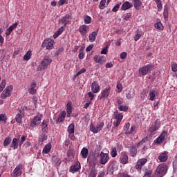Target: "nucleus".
<instances>
[{"mask_svg": "<svg viewBox=\"0 0 177 177\" xmlns=\"http://www.w3.org/2000/svg\"><path fill=\"white\" fill-rule=\"evenodd\" d=\"M10 143H12V138H10V137H6L3 142L4 147L9 146L10 145Z\"/></svg>", "mask_w": 177, "mask_h": 177, "instance_id": "37", "label": "nucleus"}, {"mask_svg": "<svg viewBox=\"0 0 177 177\" xmlns=\"http://www.w3.org/2000/svg\"><path fill=\"white\" fill-rule=\"evenodd\" d=\"M167 172H168V166L165 163L160 164L155 171V177L165 176Z\"/></svg>", "mask_w": 177, "mask_h": 177, "instance_id": "2", "label": "nucleus"}, {"mask_svg": "<svg viewBox=\"0 0 177 177\" xmlns=\"http://www.w3.org/2000/svg\"><path fill=\"white\" fill-rule=\"evenodd\" d=\"M31 59V51H28L24 56V60H30Z\"/></svg>", "mask_w": 177, "mask_h": 177, "instance_id": "51", "label": "nucleus"}, {"mask_svg": "<svg viewBox=\"0 0 177 177\" xmlns=\"http://www.w3.org/2000/svg\"><path fill=\"white\" fill-rule=\"evenodd\" d=\"M141 37H142V35L138 33L135 35L134 41H139V39H140Z\"/></svg>", "mask_w": 177, "mask_h": 177, "instance_id": "63", "label": "nucleus"}, {"mask_svg": "<svg viewBox=\"0 0 177 177\" xmlns=\"http://www.w3.org/2000/svg\"><path fill=\"white\" fill-rule=\"evenodd\" d=\"M12 91H13V85L8 86L0 95L1 99H6V97H10L12 96Z\"/></svg>", "mask_w": 177, "mask_h": 177, "instance_id": "8", "label": "nucleus"}, {"mask_svg": "<svg viewBox=\"0 0 177 177\" xmlns=\"http://www.w3.org/2000/svg\"><path fill=\"white\" fill-rule=\"evenodd\" d=\"M23 118V115L21 113H17L15 117V121L19 124V125L21 124V120Z\"/></svg>", "mask_w": 177, "mask_h": 177, "instance_id": "36", "label": "nucleus"}, {"mask_svg": "<svg viewBox=\"0 0 177 177\" xmlns=\"http://www.w3.org/2000/svg\"><path fill=\"white\" fill-rule=\"evenodd\" d=\"M87 161L91 167H95L97 164V158L95 155H90L87 158Z\"/></svg>", "mask_w": 177, "mask_h": 177, "instance_id": "16", "label": "nucleus"}, {"mask_svg": "<svg viewBox=\"0 0 177 177\" xmlns=\"http://www.w3.org/2000/svg\"><path fill=\"white\" fill-rule=\"evenodd\" d=\"M104 5H106V0H101L100 3L99 8L101 10H103V9H104Z\"/></svg>", "mask_w": 177, "mask_h": 177, "instance_id": "52", "label": "nucleus"}, {"mask_svg": "<svg viewBox=\"0 0 177 177\" xmlns=\"http://www.w3.org/2000/svg\"><path fill=\"white\" fill-rule=\"evenodd\" d=\"M27 110L26 106H22L21 109L19 110L18 114H21V115H24V111Z\"/></svg>", "mask_w": 177, "mask_h": 177, "instance_id": "53", "label": "nucleus"}, {"mask_svg": "<svg viewBox=\"0 0 177 177\" xmlns=\"http://www.w3.org/2000/svg\"><path fill=\"white\" fill-rule=\"evenodd\" d=\"M12 31H13V29L12 28L9 27L6 32V37H9V35H10V34H12Z\"/></svg>", "mask_w": 177, "mask_h": 177, "instance_id": "56", "label": "nucleus"}, {"mask_svg": "<svg viewBox=\"0 0 177 177\" xmlns=\"http://www.w3.org/2000/svg\"><path fill=\"white\" fill-rule=\"evenodd\" d=\"M78 31L82 37H85L88 34V31H89V26L82 25L79 28Z\"/></svg>", "mask_w": 177, "mask_h": 177, "instance_id": "17", "label": "nucleus"}, {"mask_svg": "<svg viewBox=\"0 0 177 177\" xmlns=\"http://www.w3.org/2000/svg\"><path fill=\"white\" fill-rule=\"evenodd\" d=\"M91 91L93 93H99L100 92V86L97 82L94 81L91 84Z\"/></svg>", "mask_w": 177, "mask_h": 177, "instance_id": "19", "label": "nucleus"}, {"mask_svg": "<svg viewBox=\"0 0 177 177\" xmlns=\"http://www.w3.org/2000/svg\"><path fill=\"white\" fill-rule=\"evenodd\" d=\"M78 57H79L80 60H82V59H84V48H81L80 49Z\"/></svg>", "mask_w": 177, "mask_h": 177, "instance_id": "47", "label": "nucleus"}, {"mask_svg": "<svg viewBox=\"0 0 177 177\" xmlns=\"http://www.w3.org/2000/svg\"><path fill=\"white\" fill-rule=\"evenodd\" d=\"M110 154L113 158H115L116 156H118L117 153V148L116 147H112Z\"/></svg>", "mask_w": 177, "mask_h": 177, "instance_id": "43", "label": "nucleus"}, {"mask_svg": "<svg viewBox=\"0 0 177 177\" xmlns=\"http://www.w3.org/2000/svg\"><path fill=\"white\" fill-rule=\"evenodd\" d=\"M55 41L52 39H45L41 44L42 48H46V49L50 50L53 48V44Z\"/></svg>", "mask_w": 177, "mask_h": 177, "instance_id": "13", "label": "nucleus"}, {"mask_svg": "<svg viewBox=\"0 0 177 177\" xmlns=\"http://www.w3.org/2000/svg\"><path fill=\"white\" fill-rule=\"evenodd\" d=\"M128 154H127V152H122L120 158V164H123L125 165V164H128Z\"/></svg>", "mask_w": 177, "mask_h": 177, "instance_id": "22", "label": "nucleus"}, {"mask_svg": "<svg viewBox=\"0 0 177 177\" xmlns=\"http://www.w3.org/2000/svg\"><path fill=\"white\" fill-rule=\"evenodd\" d=\"M171 71L174 73H176V71H177V64L175 63V62L171 63Z\"/></svg>", "mask_w": 177, "mask_h": 177, "instance_id": "50", "label": "nucleus"}, {"mask_svg": "<svg viewBox=\"0 0 177 177\" xmlns=\"http://www.w3.org/2000/svg\"><path fill=\"white\" fill-rule=\"evenodd\" d=\"M160 127H161V122H160V120H156L148 129V132H149L150 136H153L156 135V132L158 131Z\"/></svg>", "mask_w": 177, "mask_h": 177, "instance_id": "4", "label": "nucleus"}, {"mask_svg": "<svg viewBox=\"0 0 177 177\" xmlns=\"http://www.w3.org/2000/svg\"><path fill=\"white\" fill-rule=\"evenodd\" d=\"M118 109L120 110V111H128V106H127L126 105H120L118 106Z\"/></svg>", "mask_w": 177, "mask_h": 177, "instance_id": "49", "label": "nucleus"}, {"mask_svg": "<svg viewBox=\"0 0 177 177\" xmlns=\"http://www.w3.org/2000/svg\"><path fill=\"white\" fill-rule=\"evenodd\" d=\"M97 32H99V29H97V31L92 32L88 35V39L90 42H95V41H96V37H97Z\"/></svg>", "mask_w": 177, "mask_h": 177, "instance_id": "26", "label": "nucleus"}, {"mask_svg": "<svg viewBox=\"0 0 177 177\" xmlns=\"http://www.w3.org/2000/svg\"><path fill=\"white\" fill-rule=\"evenodd\" d=\"M118 169V163L117 161L112 160L109 163L108 172L109 174H114V171H117Z\"/></svg>", "mask_w": 177, "mask_h": 177, "instance_id": "10", "label": "nucleus"}, {"mask_svg": "<svg viewBox=\"0 0 177 177\" xmlns=\"http://www.w3.org/2000/svg\"><path fill=\"white\" fill-rule=\"evenodd\" d=\"M115 118L116 119V121H120L121 122V121H122V118H124V115H122V113L117 112L115 115Z\"/></svg>", "mask_w": 177, "mask_h": 177, "instance_id": "40", "label": "nucleus"}, {"mask_svg": "<svg viewBox=\"0 0 177 177\" xmlns=\"http://www.w3.org/2000/svg\"><path fill=\"white\" fill-rule=\"evenodd\" d=\"M110 160V155L107 153L101 151L99 155L100 164L102 165H106Z\"/></svg>", "mask_w": 177, "mask_h": 177, "instance_id": "6", "label": "nucleus"}, {"mask_svg": "<svg viewBox=\"0 0 177 177\" xmlns=\"http://www.w3.org/2000/svg\"><path fill=\"white\" fill-rule=\"evenodd\" d=\"M97 175V171H96V169H95V167L91 168L88 177H96Z\"/></svg>", "mask_w": 177, "mask_h": 177, "instance_id": "38", "label": "nucleus"}, {"mask_svg": "<svg viewBox=\"0 0 177 177\" xmlns=\"http://www.w3.org/2000/svg\"><path fill=\"white\" fill-rule=\"evenodd\" d=\"M84 21L85 24H91V21H92V18L89 15L84 16Z\"/></svg>", "mask_w": 177, "mask_h": 177, "instance_id": "42", "label": "nucleus"}, {"mask_svg": "<svg viewBox=\"0 0 177 177\" xmlns=\"http://www.w3.org/2000/svg\"><path fill=\"white\" fill-rule=\"evenodd\" d=\"M75 125L74 124H69V126L68 127V133H74L75 131Z\"/></svg>", "mask_w": 177, "mask_h": 177, "instance_id": "39", "label": "nucleus"}, {"mask_svg": "<svg viewBox=\"0 0 177 177\" xmlns=\"http://www.w3.org/2000/svg\"><path fill=\"white\" fill-rule=\"evenodd\" d=\"M153 68V64H148L146 66H144L138 70V73L140 75H142V77H145V75H147L151 71V69Z\"/></svg>", "mask_w": 177, "mask_h": 177, "instance_id": "5", "label": "nucleus"}, {"mask_svg": "<svg viewBox=\"0 0 177 177\" xmlns=\"http://www.w3.org/2000/svg\"><path fill=\"white\" fill-rule=\"evenodd\" d=\"M121 6V3H118L116 6L113 7L112 9V12H118V9H120V6Z\"/></svg>", "mask_w": 177, "mask_h": 177, "instance_id": "55", "label": "nucleus"}, {"mask_svg": "<svg viewBox=\"0 0 177 177\" xmlns=\"http://www.w3.org/2000/svg\"><path fill=\"white\" fill-rule=\"evenodd\" d=\"M131 127V124L129 122H127L124 127V130L125 132H128L129 131V128Z\"/></svg>", "mask_w": 177, "mask_h": 177, "instance_id": "57", "label": "nucleus"}, {"mask_svg": "<svg viewBox=\"0 0 177 177\" xmlns=\"http://www.w3.org/2000/svg\"><path fill=\"white\" fill-rule=\"evenodd\" d=\"M6 121H8V116H6V114H0V122H6Z\"/></svg>", "mask_w": 177, "mask_h": 177, "instance_id": "44", "label": "nucleus"}, {"mask_svg": "<svg viewBox=\"0 0 177 177\" xmlns=\"http://www.w3.org/2000/svg\"><path fill=\"white\" fill-rule=\"evenodd\" d=\"M93 60L99 64H103L106 63V57L97 55L93 57Z\"/></svg>", "mask_w": 177, "mask_h": 177, "instance_id": "18", "label": "nucleus"}, {"mask_svg": "<svg viewBox=\"0 0 177 177\" xmlns=\"http://www.w3.org/2000/svg\"><path fill=\"white\" fill-rule=\"evenodd\" d=\"M59 23L63 24L64 27H67V25L71 24V15L66 14L59 19Z\"/></svg>", "mask_w": 177, "mask_h": 177, "instance_id": "9", "label": "nucleus"}, {"mask_svg": "<svg viewBox=\"0 0 177 177\" xmlns=\"http://www.w3.org/2000/svg\"><path fill=\"white\" fill-rule=\"evenodd\" d=\"M50 150H52V144L48 143L45 145L44 148L43 149L42 153L43 154H49V153H50Z\"/></svg>", "mask_w": 177, "mask_h": 177, "instance_id": "30", "label": "nucleus"}, {"mask_svg": "<svg viewBox=\"0 0 177 177\" xmlns=\"http://www.w3.org/2000/svg\"><path fill=\"white\" fill-rule=\"evenodd\" d=\"M127 56H128V54L126 52H122L120 54V59H127Z\"/></svg>", "mask_w": 177, "mask_h": 177, "instance_id": "62", "label": "nucleus"}, {"mask_svg": "<svg viewBox=\"0 0 177 177\" xmlns=\"http://www.w3.org/2000/svg\"><path fill=\"white\" fill-rule=\"evenodd\" d=\"M66 117H71V113H73V106L71 101H68L67 104H66Z\"/></svg>", "mask_w": 177, "mask_h": 177, "instance_id": "28", "label": "nucleus"}, {"mask_svg": "<svg viewBox=\"0 0 177 177\" xmlns=\"http://www.w3.org/2000/svg\"><path fill=\"white\" fill-rule=\"evenodd\" d=\"M28 92L30 93V95H36L37 93V89L33 87H30V88H28Z\"/></svg>", "mask_w": 177, "mask_h": 177, "instance_id": "54", "label": "nucleus"}, {"mask_svg": "<svg viewBox=\"0 0 177 177\" xmlns=\"http://www.w3.org/2000/svg\"><path fill=\"white\" fill-rule=\"evenodd\" d=\"M32 102H33L35 106H37V103L38 102V97H36V96H34L32 97Z\"/></svg>", "mask_w": 177, "mask_h": 177, "instance_id": "64", "label": "nucleus"}, {"mask_svg": "<svg viewBox=\"0 0 177 177\" xmlns=\"http://www.w3.org/2000/svg\"><path fill=\"white\" fill-rule=\"evenodd\" d=\"M149 100L153 101L156 99V90L151 89L149 94Z\"/></svg>", "mask_w": 177, "mask_h": 177, "instance_id": "34", "label": "nucleus"}, {"mask_svg": "<svg viewBox=\"0 0 177 177\" xmlns=\"http://www.w3.org/2000/svg\"><path fill=\"white\" fill-rule=\"evenodd\" d=\"M80 169H81V163L77 161L73 165L71 166L69 172H71V174H75V172H78Z\"/></svg>", "mask_w": 177, "mask_h": 177, "instance_id": "15", "label": "nucleus"}, {"mask_svg": "<svg viewBox=\"0 0 177 177\" xmlns=\"http://www.w3.org/2000/svg\"><path fill=\"white\" fill-rule=\"evenodd\" d=\"M135 128H136V127H135L133 125L131 126L130 130L125 132L126 135H132V133H133V132H135Z\"/></svg>", "mask_w": 177, "mask_h": 177, "instance_id": "48", "label": "nucleus"}, {"mask_svg": "<svg viewBox=\"0 0 177 177\" xmlns=\"http://www.w3.org/2000/svg\"><path fill=\"white\" fill-rule=\"evenodd\" d=\"M155 28L157 30H164V26H162V24L161 22H157L155 24Z\"/></svg>", "mask_w": 177, "mask_h": 177, "instance_id": "46", "label": "nucleus"}, {"mask_svg": "<svg viewBox=\"0 0 177 177\" xmlns=\"http://www.w3.org/2000/svg\"><path fill=\"white\" fill-rule=\"evenodd\" d=\"M133 5L136 9V10H139L140 7L142 6V1L140 0H133Z\"/></svg>", "mask_w": 177, "mask_h": 177, "instance_id": "31", "label": "nucleus"}, {"mask_svg": "<svg viewBox=\"0 0 177 177\" xmlns=\"http://www.w3.org/2000/svg\"><path fill=\"white\" fill-rule=\"evenodd\" d=\"M153 176V170L146 169L143 177H152Z\"/></svg>", "mask_w": 177, "mask_h": 177, "instance_id": "41", "label": "nucleus"}, {"mask_svg": "<svg viewBox=\"0 0 177 177\" xmlns=\"http://www.w3.org/2000/svg\"><path fill=\"white\" fill-rule=\"evenodd\" d=\"M52 63V59L48 55H46L44 59L40 62L37 67V71H42V70H46L49 64Z\"/></svg>", "mask_w": 177, "mask_h": 177, "instance_id": "3", "label": "nucleus"}, {"mask_svg": "<svg viewBox=\"0 0 177 177\" xmlns=\"http://www.w3.org/2000/svg\"><path fill=\"white\" fill-rule=\"evenodd\" d=\"M130 157H135L138 155V149L135 146L128 147Z\"/></svg>", "mask_w": 177, "mask_h": 177, "instance_id": "24", "label": "nucleus"}, {"mask_svg": "<svg viewBox=\"0 0 177 177\" xmlns=\"http://www.w3.org/2000/svg\"><path fill=\"white\" fill-rule=\"evenodd\" d=\"M64 30H66V27H64V26L59 28L58 30L54 34V38H57L59 35H61V34L63 33V31H64Z\"/></svg>", "mask_w": 177, "mask_h": 177, "instance_id": "33", "label": "nucleus"}, {"mask_svg": "<svg viewBox=\"0 0 177 177\" xmlns=\"http://www.w3.org/2000/svg\"><path fill=\"white\" fill-rule=\"evenodd\" d=\"M133 6V4L129 1H124L121 7V10H128V9H131Z\"/></svg>", "mask_w": 177, "mask_h": 177, "instance_id": "25", "label": "nucleus"}, {"mask_svg": "<svg viewBox=\"0 0 177 177\" xmlns=\"http://www.w3.org/2000/svg\"><path fill=\"white\" fill-rule=\"evenodd\" d=\"M103 127H104V122H100L96 127H95L93 124H91L90 125V131H91L93 133H98V132H100V131L103 129Z\"/></svg>", "mask_w": 177, "mask_h": 177, "instance_id": "11", "label": "nucleus"}, {"mask_svg": "<svg viewBox=\"0 0 177 177\" xmlns=\"http://www.w3.org/2000/svg\"><path fill=\"white\" fill-rule=\"evenodd\" d=\"M158 158L160 162H165L167 160H168V152H167V151H165L164 152L160 153Z\"/></svg>", "mask_w": 177, "mask_h": 177, "instance_id": "23", "label": "nucleus"}, {"mask_svg": "<svg viewBox=\"0 0 177 177\" xmlns=\"http://www.w3.org/2000/svg\"><path fill=\"white\" fill-rule=\"evenodd\" d=\"M111 91V87H106L101 92V96L100 97V100L106 99V97H109L110 95V91Z\"/></svg>", "mask_w": 177, "mask_h": 177, "instance_id": "20", "label": "nucleus"}, {"mask_svg": "<svg viewBox=\"0 0 177 177\" xmlns=\"http://www.w3.org/2000/svg\"><path fill=\"white\" fill-rule=\"evenodd\" d=\"M146 162H147V158L139 159L137 161V163H136V169H139L140 171V169H142V168L146 164Z\"/></svg>", "mask_w": 177, "mask_h": 177, "instance_id": "21", "label": "nucleus"}, {"mask_svg": "<svg viewBox=\"0 0 177 177\" xmlns=\"http://www.w3.org/2000/svg\"><path fill=\"white\" fill-rule=\"evenodd\" d=\"M26 139H27V136H22L21 137V140L19 138H14L12 140V142L10 145V147L12 149V150H16L19 147H21V145L26 142Z\"/></svg>", "mask_w": 177, "mask_h": 177, "instance_id": "1", "label": "nucleus"}, {"mask_svg": "<svg viewBox=\"0 0 177 177\" xmlns=\"http://www.w3.org/2000/svg\"><path fill=\"white\" fill-rule=\"evenodd\" d=\"M84 73H86V69H85V68H82L76 74V77H78V75H81V74H84Z\"/></svg>", "mask_w": 177, "mask_h": 177, "instance_id": "58", "label": "nucleus"}, {"mask_svg": "<svg viewBox=\"0 0 177 177\" xmlns=\"http://www.w3.org/2000/svg\"><path fill=\"white\" fill-rule=\"evenodd\" d=\"M80 154L82 157V158H88V154H89V150H88L87 148L84 147L82 148Z\"/></svg>", "mask_w": 177, "mask_h": 177, "instance_id": "32", "label": "nucleus"}, {"mask_svg": "<svg viewBox=\"0 0 177 177\" xmlns=\"http://www.w3.org/2000/svg\"><path fill=\"white\" fill-rule=\"evenodd\" d=\"M42 117H44L42 113H37V115L34 117L30 122L31 128H35V127H38V125L41 124V121H42Z\"/></svg>", "mask_w": 177, "mask_h": 177, "instance_id": "7", "label": "nucleus"}, {"mask_svg": "<svg viewBox=\"0 0 177 177\" xmlns=\"http://www.w3.org/2000/svg\"><path fill=\"white\" fill-rule=\"evenodd\" d=\"M66 118V111H63L59 114V117L56 120L57 124H59V122H63Z\"/></svg>", "mask_w": 177, "mask_h": 177, "instance_id": "29", "label": "nucleus"}, {"mask_svg": "<svg viewBox=\"0 0 177 177\" xmlns=\"http://www.w3.org/2000/svg\"><path fill=\"white\" fill-rule=\"evenodd\" d=\"M88 97H90V100L92 102V100H93V97H95V94H93V93L92 92H88Z\"/></svg>", "mask_w": 177, "mask_h": 177, "instance_id": "61", "label": "nucleus"}, {"mask_svg": "<svg viewBox=\"0 0 177 177\" xmlns=\"http://www.w3.org/2000/svg\"><path fill=\"white\" fill-rule=\"evenodd\" d=\"M168 16H169L168 7L165 6L164 8V11H163V17H164L165 20H167Z\"/></svg>", "mask_w": 177, "mask_h": 177, "instance_id": "45", "label": "nucleus"}, {"mask_svg": "<svg viewBox=\"0 0 177 177\" xmlns=\"http://www.w3.org/2000/svg\"><path fill=\"white\" fill-rule=\"evenodd\" d=\"M22 174H23V165L19 164L13 170V172L11 174V176L19 177V176H21Z\"/></svg>", "mask_w": 177, "mask_h": 177, "instance_id": "12", "label": "nucleus"}, {"mask_svg": "<svg viewBox=\"0 0 177 177\" xmlns=\"http://www.w3.org/2000/svg\"><path fill=\"white\" fill-rule=\"evenodd\" d=\"M48 124H49V119L44 120L41 122L42 132H48Z\"/></svg>", "mask_w": 177, "mask_h": 177, "instance_id": "27", "label": "nucleus"}, {"mask_svg": "<svg viewBox=\"0 0 177 177\" xmlns=\"http://www.w3.org/2000/svg\"><path fill=\"white\" fill-rule=\"evenodd\" d=\"M107 52H109V50L108 47L106 46L101 50V55H107Z\"/></svg>", "mask_w": 177, "mask_h": 177, "instance_id": "60", "label": "nucleus"}, {"mask_svg": "<svg viewBox=\"0 0 177 177\" xmlns=\"http://www.w3.org/2000/svg\"><path fill=\"white\" fill-rule=\"evenodd\" d=\"M167 136V131H163L161 134L153 141L154 145H161L165 140Z\"/></svg>", "mask_w": 177, "mask_h": 177, "instance_id": "14", "label": "nucleus"}, {"mask_svg": "<svg viewBox=\"0 0 177 177\" xmlns=\"http://www.w3.org/2000/svg\"><path fill=\"white\" fill-rule=\"evenodd\" d=\"M47 139H48V136L45 134H41L39 137V145H42V143H44L45 140H46Z\"/></svg>", "mask_w": 177, "mask_h": 177, "instance_id": "35", "label": "nucleus"}, {"mask_svg": "<svg viewBox=\"0 0 177 177\" xmlns=\"http://www.w3.org/2000/svg\"><path fill=\"white\" fill-rule=\"evenodd\" d=\"M57 3L59 6H63L64 3H68V1L67 0H59Z\"/></svg>", "mask_w": 177, "mask_h": 177, "instance_id": "59", "label": "nucleus"}]
</instances>
